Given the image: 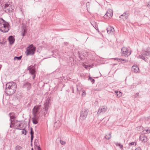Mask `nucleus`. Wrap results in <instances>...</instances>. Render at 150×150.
I'll return each mask as SVG.
<instances>
[{"label": "nucleus", "mask_w": 150, "mask_h": 150, "mask_svg": "<svg viewBox=\"0 0 150 150\" xmlns=\"http://www.w3.org/2000/svg\"><path fill=\"white\" fill-rule=\"evenodd\" d=\"M17 88L16 83L10 82L6 83L5 89L6 93L7 96L13 95L15 92Z\"/></svg>", "instance_id": "nucleus-1"}, {"label": "nucleus", "mask_w": 150, "mask_h": 150, "mask_svg": "<svg viewBox=\"0 0 150 150\" xmlns=\"http://www.w3.org/2000/svg\"><path fill=\"white\" fill-rule=\"evenodd\" d=\"M8 22L4 20V19H0V30L3 32L6 33L9 30Z\"/></svg>", "instance_id": "nucleus-2"}, {"label": "nucleus", "mask_w": 150, "mask_h": 150, "mask_svg": "<svg viewBox=\"0 0 150 150\" xmlns=\"http://www.w3.org/2000/svg\"><path fill=\"white\" fill-rule=\"evenodd\" d=\"M36 47H34L32 44L30 45L27 48L26 51L25 52L26 55H33L35 51Z\"/></svg>", "instance_id": "nucleus-3"}, {"label": "nucleus", "mask_w": 150, "mask_h": 150, "mask_svg": "<svg viewBox=\"0 0 150 150\" xmlns=\"http://www.w3.org/2000/svg\"><path fill=\"white\" fill-rule=\"evenodd\" d=\"M50 102V99H47L46 100L45 103L44 104V107L42 110V114L44 115L45 117L47 113L48 110L49 108V104Z\"/></svg>", "instance_id": "nucleus-4"}, {"label": "nucleus", "mask_w": 150, "mask_h": 150, "mask_svg": "<svg viewBox=\"0 0 150 150\" xmlns=\"http://www.w3.org/2000/svg\"><path fill=\"white\" fill-rule=\"evenodd\" d=\"M88 112V109L86 108L83 109L80 112V119L82 120H85L87 116Z\"/></svg>", "instance_id": "nucleus-5"}, {"label": "nucleus", "mask_w": 150, "mask_h": 150, "mask_svg": "<svg viewBox=\"0 0 150 150\" xmlns=\"http://www.w3.org/2000/svg\"><path fill=\"white\" fill-rule=\"evenodd\" d=\"M121 52L122 56L127 57L131 53V51L125 47H123L122 48Z\"/></svg>", "instance_id": "nucleus-6"}, {"label": "nucleus", "mask_w": 150, "mask_h": 150, "mask_svg": "<svg viewBox=\"0 0 150 150\" xmlns=\"http://www.w3.org/2000/svg\"><path fill=\"white\" fill-rule=\"evenodd\" d=\"M150 56V53L149 52H145L139 56V58L142 59L144 61H148V58L147 57Z\"/></svg>", "instance_id": "nucleus-7"}, {"label": "nucleus", "mask_w": 150, "mask_h": 150, "mask_svg": "<svg viewBox=\"0 0 150 150\" xmlns=\"http://www.w3.org/2000/svg\"><path fill=\"white\" fill-rule=\"evenodd\" d=\"M4 10L6 13H11L13 11V9L11 7L10 5L9 6L8 4H5Z\"/></svg>", "instance_id": "nucleus-8"}, {"label": "nucleus", "mask_w": 150, "mask_h": 150, "mask_svg": "<svg viewBox=\"0 0 150 150\" xmlns=\"http://www.w3.org/2000/svg\"><path fill=\"white\" fill-rule=\"evenodd\" d=\"M40 106V105H38L35 106L34 107L33 109V116H37V115L39 113Z\"/></svg>", "instance_id": "nucleus-9"}, {"label": "nucleus", "mask_w": 150, "mask_h": 150, "mask_svg": "<svg viewBox=\"0 0 150 150\" xmlns=\"http://www.w3.org/2000/svg\"><path fill=\"white\" fill-rule=\"evenodd\" d=\"M107 110V108L106 106H101L98 110L97 113L98 115L100 114H103Z\"/></svg>", "instance_id": "nucleus-10"}, {"label": "nucleus", "mask_w": 150, "mask_h": 150, "mask_svg": "<svg viewBox=\"0 0 150 150\" xmlns=\"http://www.w3.org/2000/svg\"><path fill=\"white\" fill-rule=\"evenodd\" d=\"M113 16L112 10L111 9H109L106 12L104 16V18L107 19V18H110Z\"/></svg>", "instance_id": "nucleus-11"}, {"label": "nucleus", "mask_w": 150, "mask_h": 150, "mask_svg": "<svg viewBox=\"0 0 150 150\" xmlns=\"http://www.w3.org/2000/svg\"><path fill=\"white\" fill-rule=\"evenodd\" d=\"M27 69L29 71V73L31 74H35V68L34 66H30L28 67Z\"/></svg>", "instance_id": "nucleus-12"}, {"label": "nucleus", "mask_w": 150, "mask_h": 150, "mask_svg": "<svg viewBox=\"0 0 150 150\" xmlns=\"http://www.w3.org/2000/svg\"><path fill=\"white\" fill-rule=\"evenodd\" d=\"M31 84L28 82L24 83L23 86V88H26L28 90L30 89L31 88Z\"/></svg>", "instance_id": "nucleus-13"}, {"label": "nucleus", "mask_w": 150, "mask_h": 150, "mask_svg": "<svg viewBox=\"0 0 150 150\" xmlns=\"http://www.w3.org/2000/svg\"><path fill=\"white\" fill-rule=\"evenodd\" d=\"M139 139L143 142H145L147 141V138L144 135H141Z\"/></svg>", "instance_id": "nucleus-14"}, {"label": "nucleus", "mask_w": 150, "mask_h": 150, "mask_svg": "<svg viewBox=\"0 0 150 150\" xmlns=\"http://www.w3.org/2000/svg\"><path fill=\"white\" fill-rule=\"evenodd\" d=\"M33 116L32 118L33 122L34 124H36L38 123V120L39 117L37 116Z\"/></svg>", "instance_id": "nucleus-15"}, {"label": "nucleus", "mask_w": 150, "mask_h": 150, "mask_svg": "<svg viewBox=\"0 0 150 150\" xmlns=\"http://www.w3.org/2000/svg\"><path fill=\"white\" fill-rule=\"evenodd\" d=\"M8 40L10 44L11 45L14 43L15 39L13 36H10L8 37Z\"/></svg>", "instance_id": "nucleus-16"}, {"label": "nucleus", "mask_w": 150, "mask_h": 150, "mask_svg": "<svg viewBox=\"0 0 150 150\" xmlns=\"http://www.w3.org/2000/svg\"><path fill=\"white\" fill-rule=\"evenodd\" d=\"M107 30L108 33V34H110L114 32V29L113 27L111 26H109L107 28Z\"/></svg>", "instance_id": "nucleus-17"}, {"label": "nucleus", "mask_w": 150, "mask_h": 150, "mask_svg": "<svg viewBox=\"0 0 150 150\" xmlns=\"http://www.w3.org/2000/svg\"><path fill=\"white\" fill-rule=\"evenodd\" d=\"M129 15V13L128 12H125L120 17V18H121V16L123 17L124 18H125V19H127L128 18Z\"/></svg>", "instance_id": "nucleus-18"}, {"label": "nucleus", "mask_w": 150, "mask_h": 150, "mask_svg": "<svg viewBox=\"0 0 150 150\" xmlns=\"http://www.w3.org/2000/svg\"><path fill=\"white\" fill-rule=\"evenodd\" d=\"M13 113H10L9 114V115L10 116V121H14L16 117L14 115H12Z\"/></svg>", "instance_id": "nucleus-19"}, {"label": "nucleus", "mask_w": 150, "mask_h": 150, "mask_svg": "<svg viewBox=\"0 0 150 150\" xmlns=\"http://www.w3.org/2000/svg\"><path fill=\"white\" fill-rule=\"evenodd\" d=\"M132 68V70L136 73L139 70V68L136 65L133 66Z\"/></svg>", "instance_id": "nucleus-20"}, {"label": "nucleus", "mask_w": 150, "mask_h": 150, "mask_svg": "<svg viewBox=\"0 0 150 150\" xmlns=\"http://www.w3.org/2000/svg\"><path fill=\"white\" fill-rule=\"evenodd\" d=\"M61 125V123L59 121H57L55 122L54 124V127L58 128Z\"/></svg>", "instance_id": "nucleus-21"}, {"label": "nucleus", "mask_w": 150, "mask_h": 150, "mask_svg": "<svg viewBox=\"0 0 150 150\" xmlns=\"http://www.w3.org/2000/svg\"><path fill=\"white\" fill-rule=\"evenodd\" d=\"M115 59L118 61L119 62L124 61V62L127 63L128 62V60L127 59H119L118 58H115Z\"/></svg>", "instance_id": "nucleus-22"}, {"label": "nucleus", "mask_w": 150, "mask_h": 150, "mask_svg": "<svg viewBox=\"0 0 150 150\" xmlns=\"http://www.w3.org/2000/svg\"><path fill=\"white\" fill-rule=\"evenodd\" d=\"M77 89L78 91H80L81 90L82 87L81 85L78 84L76 85Z\"/></svg>", "instance_id": "nucleus-23"}, {"label": "nucleus", "mask_w": 150, "mask_h": 150, "mask_svg": "<svg viewBox=\"0 0 150 150\" xmlns=\"http://www.w3.org/2000/svg\"><path fill=\"white\" fill-rule=\"evenodd\" d=\"M111 133L110 132L108 135H105V138L107 139H110L111 137Z\"/></svg>", "instance_id": "nucleus-24"}, {"label": "nucleus", "mask_w": 150, "mask_h": 150, "mask_svg": "<svg viewBox=\"0 0 150 150\" xmlns=\"http://www.w3.org/2000/svg\"><path fill=\"white\" fill-rule=\"evenodd\" d=\"M22 149V147L18 145L15 147V150H21Z\"/></svg>", "instance_id": "nucleus-25"}, {"label": "nucleus", "mask_w": 150, "mask_h": 150, "mask_svg": "<svg viewBox=\"0 0 150 150\" xmlns=\"http://www.w3.org/2000/svg\"><path fill=\"white\" fill-rule=\"evenodd\" d=\"M22 56H20L19 57H16V56L14 57V60H20L22 58Z\"/></svg>", "instance_id": "nucleus-26"}, {"label": "nucleus", "mask_w": 150, "mask_h": 150, "mask_svg": "<svg viewBox=\"0 0 150 150\" xmlns=\"http://www.w3.org/2000/svg\"><path fill=\"white\" fill-rule=\"evenodd\" d=\"M91 23L92 25L95 28L96 27V23L95 21H92L91 22Z\"/></svg>", "instance_id": "nucleus-27"}, {"label": "nucleus", "mask_w": 150, "mask_h": 150, "mask_svg": "<svg viewBox=\"0 0 150 150\" xmlns=\"http://www.w3.org/2000/svg\"><path fill=\"white\" fill-rule=\"evenodd\" d=\"M16 126H18V127H19V128H16V129H19V130H21V128H22V127H21V124H18L16 123Z\"/></svg>", "instance_id": "nucleus-28"}, {"label": "nucleus", "mask_w": 150, "mask_h": 150, "mask_svg": "<svg viewBox=\"0 0 150 150\" xmlns=\"http://www.w3.org/2000/svg\"><path fill=\"white\" fill-rule=\"evenodd\" d=\"M89 80L93 83H94L95 82V80L92 79L90 77H89Z\"/></svg>", "instance_id": "nucleus-29"}, {"label": "nucleus", "mask_w": 150, "mask_h": 150, "mask_svg": "<svg viewBox=\"0 0 150 150\" xmlns=\"http://www.w3.org/2000/svg\"><path fill=\"white\" fill-rule=\"evenodd\" d=\"M25 130V129H22V130L21 132L23 134H24L25 135L26 134V133H27V131L26 130H25V133L24 132V130Z\"/></svg>", "instance_id": "nucleus-30"}, {"label": "nucleus", "mask_w": 150, "mask_h": 150, "mask_svg": "<svg viewBox=\"0 0 150 150\" xmlns=\"http://www.w3.org/2000/svg\"><path fill=\"white\" fill-rule=\"evenodd\" d=\"M136 144H137L135 142H132L129 143V145H134L135 146H136Z\"/></svg>", "instance_id": "nucleus-31"}, {"label": "nucleus", "mask_w": 150, "mask_h": 150, "mask_svg": "<svg viewBox=\"0 0 150 150\" xmlns=\"http://www.w3.org/2000/svg\"><path fill=\"white\" fill-rule=\"evenodd\" d=\"M90 6V3L89 2H88L86 3V6L87 8V9L88 10V8H89Z\"/></svg>", "instance_id": "nucleus-32"}, {"label": "nucleus", "mask_w": 150, "mask_h": 150, "mask_svg": "<svg viewBox=\"0 0 150 150\" xmlns=\"http://www.w3.org/2000/svg\"><path fill=\"white\" fill-rule=\"evenodd\" d=\"M31 135H33L34 132L33 130V128H30V132Z\"/></svg>", "instance_id": "nucleus-33"}, {"label": "nucleus", "mask_w": 150, "mask_h": 150, "mask_svg": "<svg viewBox=\"0 0 150 150\" xmlns=\"http://www.w3.org/2000/svg\"><path fill=\"white\" fill-rule=\"evenodd\" d=\"M78 54H79V58L81 59H82L83 58H82V57H81V52H78Z\"/></svg>", "instance_id": "nucleus-34"}, {"label": "nucleus", "mask_w": 150, "mask_h": 150, "mask_svg": "<svg viewBox=\"0 0 150 150\" xmlns=\"http://www.w3.org/2000/svg\"><path fill=\"white\" fill-rule=\"evenodd\" d=\"M86 94V93L85 90H83L82 91V95L83 96H85Z\"/></svg>", "instance_id": "nucleus-35"}, {"label": "nucleus", "mask_w": 150, "mask_h": 150, "mask_svg": "<svg viewBox=\"0 0 150 150\" xmlns=\"http://www.w3.org/2000/svg\"><path fill=\"white\" fill-rule=\"evenodd\" d=\"M60 143L62 145H64L66 143L64 141H62L61 140H60Z\"/></svg>", "instance_id": "nucleus-36"}, {"label": "nucleus", "mask_w": 150, "mask_h": 150, "mask_svg": "<svg viewBox=\"0 0 150 150\" xmlns=\"http://www.w3.org/2000/svg\"><path fill=\"white\" fill-rule=\"evenodd\" d=\"M33 135H31V142H32L33 139Z\"/></svg>", "instance_id": "nucleus-37"}, {"label": "nucleus", "mask_w": 150, "mask_h": 150, "mask_svg": "<svg viewBox=\"0 0 150 150\" xmlns=\"http://www.w3.org/2000/svg\"><path fill=\"white\" fill-rule=\"evenodd\" d=\"M37 150H41V148L40 146H37Z\"/></svg>", "instance_id": "nucleus-38"}, {"label": "nucleus", "mask_w": 150, "mask_h": 150, "mask_svg": "<svg viewBox=\"0 0 150 150\" xmlns=\"http://www.w3.org/2000/svg\"><path fill=\"white\" fill-rule=\"evenodd\" d=\"M22 32L25 34L27 32V30L25 29H23V31H22Z\"/></svg>", "instance_id": "nucleus-39"}, {"label": "nucleus", "mask_w": 150, "mask_h": 150, "mask_svg": "<svg viewBox=\"0 0 150 150\" xmlns=\"http://www.w3.org/2000/svg\"><path fill=\"white\" fill-rule=\"evenodd\" d=\"M71 92L72 93H74V89L73 87H72L71 88Z\"/></svg>", "instance_id": "nucleus-40"}, {"label": "nucleus", "mask_w": 150, "mask_h": 150, "mask_svg": "<svg viewBox=\"0 0 150 150\" xmlns=\"http://www.w3.org/2000/svg\"><path fill=\"white\" fill-rule=\"evenodd\" d=\"M80 91H77V92L76 93V94H77V96H79L80 94Z\"/></svg>", "instance_id": "nucleus-41"}, {"label": "nucleus", "mask_w": 150, "mask_h": 150, "mask_svg": "<svg viewBox=\"0 0 150 150\" xmlns=\"http://www.w3.org/2000/svg\"><path fill=\"white\" fill-rule=\"evenodd\" d=\"M10 124L12 125H14L15 123L13 122V121H10Z\"/></svg>", "instance_id": "nucleus-42"}, {"label": "nucleus", "mask_w": 150, "mask_h": 150, "mask_svg": "<svg viewBox=\"0 0 150 150\" xmlns=\"http://www.w3.org/2000/svg\"><path fill=\"white\" fill-rule=\"evenodd\" d=\"M115 93H117V96H118V94L117 93H118V91H115ZM119 93H121V92H120V91H119Z\"/></svg>", "instance_id": "nucleus-43"}, {"label": "nucleus", "mask_w": 150, "mask_h": 150, "mask_svg": "<svg viewBox=\"0 0 150 150\" xmlns=\"http://www.w3.org/2000/svg\"><path fill=\"white\" fill-rule=\"evenodd\" d=\"M32 75H33V79H34L35 77V76H36L35 74H32Z\"/></svg>", "instance_id": "nucleus-44"}, {"label": "nucleus", "mask_w": 150, "mask_h": 150, "mask_svg": "<svg viewBox=\"0 0 150 150\" xmlns=\"http://www.w3.org/2000/svg\"><path fill=\"white\" fill-rule=\"evenodd\" d=\"M83 66L86 69H87L88 67V65H84Z\"/></svg>", "instance_id": "nucleus-45"}, {"label": "nucleus", "mask_w": 150, "mask_h": 150, "mask_svg": "<svg viewBox=\"0 0 150 150\" xmlns=\"http://www.w3.org/2000/svg\"><path fill=\"white\" fill-rule=\"evenodd\" d=\"M146 132H147V133H150V130L147 129V130H146Z\"/></svg>", "instance_id": "nucleus-46"}, {"label": "nucleus", "mask_w": 150, "mask_h": 150, "mask_svg": "<svg viewBox=\"0 0 150 150\" xmlns=\"http://www.w3.org/2000/svg\"><path fill=\"white\" fill-rule=\"evenodd\" d=\"M119 147H120L121 149H123V145H121V144H120V145L119 146Z\"/></svg>", "instance_id": "nucleus-47"}, {"label": "nucleus", "mask_w": 150, "mask_h": 150, "mask_svg": "<svg viewBox=\"0 0 150 150\" xmlns=\"http://www.w3.org/2000/svg\"><path fill=\"white\" fill-rule=\"evenodd\" d=\"M135 150H141V148L140 147H138V148H136Z\"/></svg>", "instance_id": "nucleus-48"}, {"label": "nucleus", "mask_w": 150, "mask_h": 150, "mask_svg": "<svg viewBox=\"0 0 150 150\" xmlns=\"http://www.w3.org/2000/svg\"><path fill=\"white\" fill-rule=\"evenodd\" d=\"M34 145L37 147V146H38L37 143H35V142H34Z\"/></svg>", "instance_id": "nucleus-49"}, {"label": "nucleus", "mask_w": 150, "mask_h": 150, "mask_svg": "<svg viewBox=\"0 0 150 150\" xmlns=\"http://www.w3.org/2000/svg\"><path fill=\"white\" fill-rule=\"evenodd\" d=\"M25 34L23 32H22V35L23 36H25Z\"/></svg>", "instance_id": "nucleus-50"}, {"label": "nucleus", "mask_w": 150, "mask_h": 150, "mask_svg": "<svg viewBox=\"0 0 150 150\" xmlns=\"http://www.w3.org/2000/svg\"><path fill=\"white\" fill-rule=\"evenodd\" d=\"M139 95V93H137L135 95V96L136 97Z\"/></svg>", "instance_id": "nucleus-51"}, {"label": "nucleus", "mask_w": 150, "mask_h": 150, "mask_svg": "<svg viewBox=\"0 0 150 150\" xmlns=\"http://www.w3.org/2000/svg\"><path fill=\"white\" fill-rule=\"evenodd\" d=\"M120 145V144L117 143L116 144V145L118 146H119Z\"/></svg>", "instance_id": "nucleus-52"}, {"label": "nucleus", "mask_w": 150, "mask_h": 150, "mask_svg": "<svg viewBox=\"0 0 150 150\" xmlns=\"http://www.w3.org/2000/svg\"><path fill=\"white\" fill-rule=\"evenodd\" d=\"M35 143H37L38 142V140L37 139H35Z\"/></svg>", "instance_id": "nucleus-53"}, {"label": "nucleus", "mask_w": 150, "mask_h": 150, "mask_svg": "<svg viewBox=\"0 0 150 150\" xmlns=\"http://www.w3.org/2000/svg\"><path fill=\"white\" fill-rule=\"evenodd\" d=\"M10 128H12L13 127V126H12V125L11 124H10Z\"/></svg>", "instance_id": "nucleus-54"}, {"label": "nucleus", "mask_w": 150, "mask_h": 150, "mask_svg": "<svg viewBox=\"0 0 150 150\" xmlns=\"http://www.w3.org/2000/svg\"><path fill=\"white\" fill-rule=\"evenodd\" d=\"M10 18L11 19L12 18H14L13 17V16H10Z\"/></svg>", "instance_id": "nucleus-55"}, {"label": "nucleus", "mask_w": 150, "mask_h": 150, "mask_svg": "<svg viewBox=\"0 0 150 150\" xmlns=\"http://www.w3.org/2000/svg\"><path fill=\"white\" fill-rule=\"evenodd\" d=\"M30 145L31 146H33V144L32 143V142H31V144H30Z\"/></svg>", "instance_id": "nucleus-56"}, {"label": "nucleus", "mask_w": 150, "mask_h": 150, "mask_svg": "<svg viewBox=\"0 0 150 150\" xmlns=\"http://www.w3.org/2000/svg\"><path fill=\"white\" fill-rule=\"evenodd\" d=\"M16 121H17V122H21V121H18V120H16Z\"/></svg>", "instance_id": "nucleus-57"}, {"label": "nucleus", "mask_w": 150, "mask_h": 150, "mask_svg": "<svg viewBox=\"0 0 150 150\" xmlns=\"http://www.w3.org/2000/svg\"><path fill=\"white\" fill-rule=\"evenodd\" d=\"M31 150H34V149H33V148H32L31 149Z\"/></svg>", "instance_id": "nucleus-58"}, {"label": "nucleus", "mask_w": 150, "mask_h": 150, "mask_svg": "<svg viewBox=\"0 0 150 150\" xmlns=\"http://www.w3.org/2000/svg\"><path fill=\"white\" fill-rule=\"evenodd\" d=\"M38 18H42V17H38Z\"/></svg>", "instance_id": "nucleus-59"}, {"label": "nucleus", "mask_w": 150, "mask_h": 150, "mask_svg": "<svg viewBox=\"0 0 150 150\" xmlns=\"http://www.w3.org/2000/svg\"><path fill=\"white\" fill-rule=\"evenodd\" d=\"M1 43L2 44V42H1Z\"/></svg>", "instance_id": "nucleus-60"}, {"label": "nucleus", "mask_w": 150, "mask_h": 150, "mask_svg": "<svg viewBox=\"0 0 150 150\" xmlns=\"http://www.w3.org/2000/svg\"><path fill=\"white\" fill-rule=\"evenodd\" d=\"M2 19V18H0V19Z\"/></svg>", "instance_id": "nucleus-61"}]
</instances>
